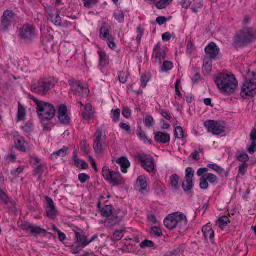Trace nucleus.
<instances>
[{"label": "nucleus", "instance_id": "2f4dec72", "mask_svg": "<svg viewBox=\"0 0 256 256\" xmlns=\"http://www.w3.org/2000/svg\"><path fill=\"white\" fill-rule=\"evenodd\" d=\"M110 28L108 26H102L100 31V38L102 40H106L112 37V36L110 34Z\"/></svg>", "mask_w": 256, "mask_h": 256}, {"label": "nucleus", "instance_id": "39448f33", "mask_svg": "<svg viewBox=\"0 0 256 256\" xmlns=\"http://www.w3.org/2000/svg\"><path fill=\"white\" fill-rule=\"evenodd\" d=\"M56 81H34L31 86L32 92L41 95L46 94L55 84Z\"/></svg>", "mask_w": 256, "mask_h": 256}, {"label": "nucleus", "instance_id": "473e14b6", "mask_svg": "<svg viewBox=\"0 0 256 256\" xmlns=\"http://www.w3.org/2000/svg\"><path fill=\"white\" fill-rule=\"evenodd\" d=\"M212 70V59L205 58L202 66V72L204 74H208Z\"/></svg>", "mask_w": 256, "mask_h": 256}, {"label": "nucleus", "instance_id": "8fccbe9b", "mask_svg": "<svg viewBox=\"0 0 256 256\" xmlns=\"http://www.w3.org/2000/svg\"><path fill=\"white\" fill-rule=\"evenodd\" d=\"M114 16L115 19L119 22L122 23L124 22V14L123 12L120 10L116 11L114 12Z\"/></svg>", "mask_w": 256, "mask_h": 256}, {"label": "nucleus", "instance_id": "a878e982", "mask_svg": "<svg viewBox=\"0 0 256 256\" xmlns=\"http://www.w3.org/2000/svg\"><path fill=\"white\" fill-rule=\"evenodd\" d=\"M122 218L113 214L109 217H106L104 223L106 227L112 228L118 224L122 220Z\"/></svg>", "mask_w": 256, "mask_h": 256}, {"label": "nucleus", "instance_id": "2eb2a0df", "mask_svg": "<svg viewBox=\"0 0 256 256\" xmlns=\"http://www.w3.org/2000/svg\"><path fill=\"white\" fill-rule=\"evenodd\" d=\"M74 234L77 243L82 248L86 247L98 238V235L95 234L90 240H88L87 237L82 232H75Z\"/></svg>", "mask_w": 256, "mask_h": 256}, {"label": "nucleus", "instance_id": "603ef678", "mask_svg": "<svg viewBox=\"0 0 256 256\" xmlns=\"http://www.w3.org/2000/svg\"><path fill=\"white\" fill-rule=\"evenodd\" d=\"M174 67L173 64L170 61H165L164 62L162 67V72H167L171 70Z\"/></svg>", "mask_w": 256, "mask_h": 256}, {"label": "nucleus", "instance_id": "bb28decb", "mask_svg": "<svg viewBox=\"0 0 256 256\" xmlns=\"http://www.w3.org/2000/svg\"><path fill=\"white\" fill-rule=\"evenodd\" d=\"M116 163L120 167L121 171L124 174L128 172V168L130 166V162L126 156H121L117 158Z\"/></svg>", "mask_w": 256, "mask_h": 256}, {"label": "nucleus", "instance_id": "680f3d73", "mask_svg": "<svg viewBox=\"0 0 256 256\" xmlns=\"http://www.w3.org/2000/svg\"><path fill=\"white\" fill-rule=\"evenodd\" d=\"M32 128L33 126L30 122H26L24 126L22 127V130L25 132H30L32 130Z\"/></svg>", "mask_w": 256, "mask_h": 256}, {"label": "nucleus", "instance_id": "338daca9", "mask_svg": "<svg viewBox=\"0 0 256 256\" xmlns=\"http://www.w3.org/2000/svg\"><path fill=\"white\" fill-rule=\"evenodd\" d=\"M144 30L141 26H139L136 29V32L138 34L136 40L138 42H140L143 36Z\"/></svg>", "mask_w": 256, "mask_h": 256}, {"label": "nucleus", "instance_id": "7c9ffc66", "mask_svg": "<svg viewBox=\"0 0 256 256\" xmlns=\"http://www.w3.org/2000/svg\"><path fill=\"white\" fill-rule=\"evenodd\" d=\"M202 232L206 239L209 238L210 240H212L214 238V232L210 226L206 225L204 226Z\"/></svg>", "mask_w": 256, "mask_h": 256}, {"label": "nucleus", "instance_id": "f3484780", "mask_svg": "<svg viewBox=\"0 0 256 256\" xmlns=\"http://www.w3.org/2000/svg\"><path fill=\"white\" fill-rule=\"evenodd\" d=\"M24 230L29 232V234L36 236L37 235L44 236L46 233V230L42 228L36 224H28L24 226Z\"/></svg>", "mask_w": 256, "mask_h": 256}, {"label": "nucleus", "instance_id": "49530a36", "mask_svg": "<svg viewBox=\"0 0 256 256\" xmlns=\"http://www.w3.org/2000/svg\"><path fill=\"white\" fill-rule=\"evenodd\" d=\"M52 230L54 231L57 232L58 235V240L60 242H62L66 239V235L58 230L55 225L52 226Z\"/></svg>", "mask_w": 256, "mask_h": 256}, {"label": "nucleus", "instance_id": "393cba45", "mask_svg": "<svg viewBox=\"0 0 256 256\" xmlns=\"http://www.w3.org/2000/svg\"><path fill=\"white\" fill-rule=\"evenodd\" d=\"M213 78L214 80H236L234 75L227 70L218 72L214 75Z\"/></svg>", "mask_w": 256, "mask_h": 256}, {"label": "nucleus", "instance_id": "864d4df0", "mask_svg": "<svg viewBox=\"0 0 256 256\" xmlns=\"http://www.w3.org/2000/svg\"><path fill=\"white\" fill-rule=\"evenodd\" d=\"M124 231L122 230H117L114 234V238L115 240H120L124 236Z\"/></svg>", "mask_w": 256, "mask_h": 256}, {"label": "nucleus", "instance_id": "0e129e2a", "mask_svg": "<svg viewBox=\"0 0 256 256\" xmlns=\"http://www.w3.org/2000/svg\"><path fill=\"white\" fill-rule=\"evenodd\" d=\"M120 128L126 131L128 134H131L132 131L130 127L128 124L125 123L121 122L120 124Z\"/></svg>", "mask_w": 256, "mask_h": 256}, {"label": "nucleus", "instance_id": "9b49d317", "mask_svg": "<svg viewBox=\"0 0 256 256\" xmlns=\"http://www.w3.org/2000/svg\"><path fill=\"white\" fill-rule=\"evenodd\" d=\"M204 126L207 128L208 132H212L214 135H218L224 132V127L218 122L208 120L204 122Z\"/></svg>", "mask_w": 256, "mask_h": 256}, {"label": "nucleus", "instance_id": "5701e85b", "mask_svg": "<svg viewBox=\"0 0 256 256\" xmlns=\"http://www.w3.org/2000/svg\"><path fill=\"white\" fill-rule=\"evenodd\" d=\"M20 36L24 39H31L35 36V30L30 24H25L20 30Z\"/></svg>", "mask_w": 256, "mask_h": 256}, {"label": "nucleus", "instance_id": "6e6552de", "mask_svg": "<svg viewBox=\"0 0 256 256\" xmlns=\"http://www.w3.org/2000/svg\"><path fill=\"white\" fill-rule=\"evenodd\" d=\"M218 88L222 93L232 94L236 92L238 81H215Z\"/></svg>", "mask_w": 256, "mask_h": 256}, {"label": "nucleus", "instance_id": "4d7b16f0", "mask_svg": "<svg viewBox=\"0 0 256 256\" xmlns=\"http://www.w3.org/2000/svg\"><path fill=\"white\" fill-rule=\"evenodd\" d=\"M154 120L152 116L150 115L147 116L144 120V124L148 128H151L153 126Z\"/></svg>", "mask_w": 256, "mask_h": 256}, {"label": "nucleus", "instance_id": "09e8293b", "mask_svg": "<svg viewBox=\"0 0 256 256\" xmlns=\"http://www.w3.org/2000/svg\"><path fill=\"white\" fill-rule=\"evenodd\" d=\"M173 0H160L156 4V7L158 9L166 8Z\"/></svg>", "mask_w": 256, "mask_h": 256}, {"label": "nucleus", "instance_id": "412c9836", "mask_svg": "<svg viewBox=\"0 0 256 256\" xmlns=\"http://www.w3.org/2000/svg\"><path fill=\"white\" fill-rule=\"evenodd\" d=\"M206 56L210 59H214L218 56L220 50L216 44L214 42H210L204 48Z\"/></svg>", "mask_w": 256, "mask_h": 256}, {"label": "nucleus", "instance_id": "a211bd4d", "mask_svg": "<svg viewBox=\"0 0 256 256\" xmlns=\"http://www.w3.org/2000/svg\"><path fill=\"white\" fill-rule=\"evenodd\" d=\"M58 118L60 123L68 124L70 121V118L68 111L66 106L62 104L59 106L58 110Z\"/></svg>", "mask_w": 256, "mask_h": 256}, {"label": "nucleus", "instance_id": "423d86ee", "mask_svg": "<svg viewBox=\"0 0 256 256\" xmlns=\"http://www.w3.org/2000/svg\"><path fill=\"white\" fill-rule=\"evenodd\" d=\"M143 168L148 172H153L155 168L154 160L150 154L140 153L136 156Z\"/></svg>", "mask_w": 256, "mask_h": 256}, {"label": "nucleus", "instance_id": "7ed1b4c3", "mask_svg": "<svg viewBox=\"0 0 256 256\" xmlns=\"http://www.w3.org/2000/svg\"><path fill=\"white\" fill-rule=\"evenodd\" d=\"M107 146L106 136L102 130L98 128L94 134L93 148L96 154H102Z\"/></svg>", "mask_w": 256, "mask_h": 256}, {"label": "nucleus", "instance_id": "774afa93", "mask_svg": "<svg viewBox=\"0 0 256 256\" xmlns=\"http://www.w3.org/2000/svg\"><path fill=\"white\" fill-rule=\"evenodd\" d=\"M122 114L126 118H129L132 116V110L128 108H124L122 111Z\"/></svg>", "mask_w": 256, "mask_h": 256}, {"label": "nucleus", "instance_id": "e433bc0d", "mask_svg": "<svg viewBox=\"0 0 256 256\" xmlns=\"http://www.w3.org/2000/svg\"><path fill=\"white\" fill-rule=\"evenodd\" d=\"M85 112H82L83 118L86 120L90 119L92 116V106L90 104H88L85 106Z\"/></svg>", "mask_w": 256, "mask_h": 256}, {"label": "nucleus", "instance_id": "6ab92c4d", "mask_svg": "<svg viewBox=\"0 0 256 256\" xmlns=\"http://www.w3.org/2000/svg\"><path fill=\"white\" fill-rule=\"evenodd\" d=\"M14 142L15 146L20 151L26 152L28 144L26 142L24 138L20 136L18 132H14L12 133Z\"/></svg>", "mask_w": 256, "mask_h": 256}, {"label": "nucleus", "instance_id": "6e6d98bb", "mask_svg": "<svg viewBox=\"0 0 256 256\" xmlns=\"http://www.w3.org/2000/svg\"><path fill=\"white\" fill-rule=\"evenodd\" d=\"M140 246L141 248H152L154 246V243L153 242L145 240L140 244Z\"/></svg>", "mask_w": 256, "mask_h": 256}, {"label": "nucleus", "instance_id": "58836bf2", "mask_svg": "<svg viewBox=\"0 0 256 256\" xmlns=\"http://www.w3.org/2000/svg\"><path fill=\"white\" fill-rule=\"evenodd\" d=\"M230 222V220L229 218L227 216H223L218 219V224L222 230H224Z\"/></svg>", "mask_w": 256, "mask_h": 256}, {"label": "nucleus", "instance_id": "1a4fd4ad", "mask_svg": "<svg viewBox=\"0 0 256 256\" xmlns=\"http://www.w3.org/2000/svg\"><path fill=\"white\" fill-rule=\"evenodd\" d=\"M71 90L76 95L86 96L90 93V90L86 84H82L80 81H70Z\"/></svg>", "mask_w": 256, "mask_h": 256}, {"label": "nucleus", "instance_id": "5fc2aeb1", "mask_svg": "<svg viewBox=\"0 0 256 256\" xmlns=\"http://www.w3.org/2000/svg\"><path fill=\"white\" fill-rule=\"evenodd\" d=\"M78 180L81 184H84L90 180V176L85 173H80L78 175Z\"/></svg>", "mask_w": 256, "mask_h": 256}, {"label": "nucleus", "instance_id": "c85d7f7f", "mask_svg": "<svg viewBox=\"0 0 256 256\" xmlns=\"http://www.w3.org/2000/svg\"><path fill=\"white\" fill-rule=\"evenodd\" d=\"M179 180L180 177L176 174H173L170 177V185L172 191H176L180 189Z\"/></svg>", "mask_w": 256, "mask_h": 256}, {"label": "nucleus", "instance_id": "ea45409f", "mask_svg": "<svg viewBox=\"0 0 256 256\" xmlns=\"http://www.w3.org/2000/svg\"><path fill=\"white\" fill-rule=\"evenodd\" d=\"M204 152V148H196L193 152H192L190 157L194 160H198L200 158V153H202Z\"/></svg>", "mask_w": 256, "mask_h": 256}, {"label": "nucleus", "instance_id": "c756f323", "mask_svg": "<svg viewBox=\"0 0 256 256\" xmlns=\"http://www.w3.org/2000/svg\"><path fill=\"white\" fill-rule=\"evenodd\" d=\"M148 81H136L131 86L132 90L135 93L139 94L142 92V89L146 86Z\"/></svg>", "mask_w": 256, "mask_h": 256}, {"label": "nucleus", "instance_id": "3c124183", "mask_svg": "<svg viewBox=\"0 0 256 256\" xmlns=\"http://www.w3.org/2000/svg\"><path fill=\"white\" fill-rule=\"evenodd\" d=\"M165 57V53L164 51H158L155 52L154 60L155 62L160 63L162 58Z\"/></svg>", "mask_w": 256, "mask_h": 256}, {"label": "nucleus", "instance_id": "052dcab7", "mask_svg": "<svg viewBox=\"0 0 256 256\" xmlns=\"http://www.w3.org/2000/svg\"><path fill=\"white\" fill-rule=\"evenodd\" d=\"M246 149L250 154H254L256 152V142H252L250 146H248Z\"/></svg>", "mask_w": 256, "mask_h": 256}, {"label": "nucleus", "instance_id": "79ce46f5", "mask_svg": "<svg viewBox=\"0 0 256 256\" xmlns=\"http://www.w3.org/2000/svg\"><path fill=\"white\" fill-rule=\"evenodd\" d=\"M120 110L119 108L112 110H111V118L112 120L117 123L120 120Z\"/></svg>", "mask_w": 256, "mask_h": 256}, {"label": "nucleus", "instance_id": "f704fd0d", "mask_svg": "<svg viewBox=\"0 0 256 256\" xmlns=\"http://www.w3.org/2000/svg\"><path fill=\"white\" fill-rule=\"evenodd\" d=\"M237 160L242 164H246V162L249 160V156L248 154L243 151H238L236 155Z\"/></svg>", "mask_w": 256, "mask_h": 256}, {"label": "nucleus", "instance_id": "4c0bfd02", "mask_svg": "<svg viewBox=\"0 0 256 256\" xmlns=\"http://www.w3.org/2000/svg\"><path fill=\"white\" fill-rule=\"evenodd\" d=\"M26 116V110L24 107L20 105L18 106V112L17 114V120L18 122L24 120Z\"/></svg>", "mask_w": 256, "mask_h": 256}, {"label": "nucleus", "instance_id": "69168bd1", "mask_svg": "<svg viewBox=\"0 0 256 256\" xmlns=\"http://www.w3.org/2000/svg\"><path fill=\"white\" fill-rule=\"evenodd\" d=\"M194 49V46L192 41H189L187 44L186 52L190 55Z\"/></svg>", "mask_w": 256, "mask_h": 256}, {"label": "nucleus", "instance_id": "de8ad7c7", "mask_svg": "<svg viewBox=\"0 0 256 256\" xmlns=\"http://www.w3.org/2000/svg\"><path fill=\"white\" fill-rule=\"evenodd\" d=\"M202 7V4L199 0H194L192 5V10L194 12H198Z\"/></svg>", "mask_w": 256, "mask_h": 256}, {"label": "nucleus", "instance_id": "20e7f679", "mask_svg": "<svg viewBox=\"0 0 256 256\" xmlns=\"http://www.w3.org/2000/svg\"><path fill=\"white\" fill-rule=\"evenodd\" d=\"M102 174L106 180L110 184H113L114 186L123 184L125 183V180L121 176L119 172L112 171L107 166L102 168Z\"/></svg>", "mask_w": 256, "mask_h": 256}, {"label": "nucleus", "instance_id": "c03bdc74", "mask_svg": "<svg viewBox=\"0 0 256 256\" xmlns=\"http://www.w3.org/2000/svg\"><path fill=\"white\" fill-rule=\"evenodd\" d=\"M174 135L176 138L182 140L184 138V132L181 126H177L174 130Z\"/></svg>", "mask_w": 256, "mask_h": 256}, {"label": "nucleus", "instance_id": "ddd939ff", "mask_svg": "<svg viewBox=\"0 0 256 256\" xmlns=\"http://www.w3.org/2000/svg\"><path fill=\"white\" fill-rule=\"evenodd\" d=\"M194 174V172L192 168L188 167L186 169L185 180L182 186L184 191L188 192L192 188Z\"/></svg>", "mask_w": 256, "mask_h": 256}, {"label": "nucleus", "instance_id": "a19ab883", "mask_svg": "<svg viewBox=\"0 0 256 256\" xmlns=\"http://www.w3.org/2000/svg\"><path fill=\"white\" fill-rule=\"evenodd\" d=\"M208 168H211L216 172L220 176H222L225 172L224 168L218 166L216 164H208L207 165Z\"/></svg>", "mask_w": 256, "mask_h": 256}, {"label": "nucleus", "instance_id": "0eeeda50", "mask_svg": "<svg viewBox=\"0 0 256 256\" xmlns=\"http://www.w3.org/2000/svg\"><path fill=\"white\" fill-rule=\"evenodd\" d=\"M240 96L244 99H249L256 96V81H245L241 88Z\"/></svg>", "mask_w": 256, "mask_h": 256}, {"label": "nucleus", "instance_id": "9d476101", "mask_svg": "<svg viewBox=\"0 0 256 256\" xmlns=\"http://www.w3.org/2000/svg\"><path fill=\"white\" fill-rule=\"evenodd\" d=\"M218 182V177L212 174H206L200 178V186L202 190H208L209 188L208 182L216 185Z\"/></svg>", "mask_w": 256, "mask_h": 256}, {"label": "nucleus", "instance_id": "aec40b11", "mask_svg": "<svg viewBox=\"0 0 256 256\" xmlns=\"http://www.w3.org/2000/svg\"><path fill=\"white\" fill-rule=\"evenodd\" d=\"M14 17V14L12 11L8 10L4 12L2 18V30L6 31L8 29L10 26Z\"/></svg>", "mask_w": 256, "mask_h": 256}, {"label": "nucleus", "instance_id": "bf43d9fd", "mask_svg": "<svg viewBox=\"0 0 256 256\" xmlns=\"http://www.w3.org/2000/svg\"><path fill=\"white\" fill-rule=\"evenodd\" d=\"M208 168H208V166H206V168H199L196 172L197 176L200 178H201L206 174H210L209 172H208Z\"/></svg>", "mask_w": 256, "mask_h": 256}, {"label": "nucleus", "instance_id": "f03ea898", "mask_svg": "<svg viewBox=\"0 0 256 256\" xmlns=\"http://www.w3.org/2000/svg\"><path fill=\"white\" fill-rule=\"evenodd\" d=\"M188 222L186 216L180 212L170 214L164 220L165 226L169 230H173L177 227L180 229L186 228Z\"/></svg>", "mask_w": 256, "mask_h": 256}, {"label": "nucleus", "instance_id": "e2e57ef3", "mask_svg": "<svg viewBox=\"0 0 256 256\" xmlns=\"http://www.w3.org/2000/svg\"><path fill=\"white\" fill-rule=\"evenodd\" d=\"M248 166L247 164H242L238 166V172L242 176H244L246 173V169Z\"/></svg>", "mask_w": 256, "mask_h": 256}, {"label": "nucleus", "instance_id": "4be33fe9", "mask_svg": "<svg viewBox=\"0 0 256 256\" xmlns=\"http://www.w3.org/2000/svg\"><path fill=\"white\" fill-rule=\"evenodd\" d=\"M154 135L155 142L158 144H166L170 140V134L167 132L156 131L154 132Z\"/></svg>", "mask_w": 256, "mask_h": 256}, {"label": "nucleus", "instance_id": "f257e3e1", "mask_svg": "<svg viewBox=\"0 0 256 256\" xmlns=\"http://www.w3.org/2000/svg\"><path fill=\"white\" fill-rule=\"evenodd\" d=\"M33 101L36 106V112L41 122L45 124L47 122L52 120L56 113L54 106L49 103L33 98Z\"/></svg>", "mask_w": 256, "mask_h": 256}, {"label": "nucleus", "instance_id": "37998d69", "mask_svg": "<svg viewBox=\"0 0 256 256\" xmlns=\"http://www.w3.org/2000/svg\"><path fill=\"white\" fill-rule=\"evenodd\" d=\"M137 135L140 140L144 144H152V140L148 138L145 132L141 130L137 131Z\"/></svg>", "mask_w": 256, "mask_h": 256}, {"label": "nucleus", "instance_id": "b1692460", "mask_svg": "<svg viewBox=\"0 0 256 256\" xmlns=\"http://www.w3.org/2000/svg\"><path fill=\"white\" fill-rule=\"evenodd\" d=\"M254 38V34L252 32L245 30L240 32L237 36L238 42L245 44L252 41Z\"/></svg>", "mask_w": 256, "mask_h": 256}, {"label": "nucleus", "instance_id": "c9c22d12", "mask_svg": "<svg viewBox=\"0 0 256 256\" xmlns=\"http://www.w3.org/2000/svg\"><path fill=\"white\" fill-rule=\"evenodd\" d=\"M100 57V64L102 66H106L108 64V56L102 51L98 52Z\"/></svg>", "mask_w": 256, "mask_h": 256}, {"label": "nucleus", "instance_id": "4468645a", "mask_svg": "<svg viewBox=\"0 0 256 256\" xmlns=\"http://www.w3.org/2000/svg\"><path fill=\"white\" fill-rule=\"evenodd\" d=\"M104 196H100L98 199L97 208L101 216L103 218L109 217L112 214V205L102 206V203Z\"/></svg>", "mask_w": 256, "mask_h": 256}, {"label": "nucleus", "instance_id": "13d9d810", "mask_svg": "<svg viewBox=\"0 0 256 256\" xmlns=\"http://www.w3.org/2000/svg\"><path fill=\"white\" fill-rule=\"evenodd\" d=\"M108 47L112 50H114L116 48V44L114 42V38L113 36L110 37V38L106 40Z\"/></svg>", "mask_w": 256, "mask_h": 256}, {"label": "nucleus", "instance_id": "cd10ccee", "mask_svg": "<svg viewBox=\"0 0 256 256\" xmlns=\"http://www.w3.org/2000/svg\"><path fill=\"white\" fill-rule=\"evenodd\" d=\"M136 184L138 188H140L139 190L140 192L144 193V192L147 191L148 184L146 178L145 176H139L137 178Z\"/></svg>", "mask_w": 256, "mask_h": 256}, {"label": "nucleus", "instance_id": "72a5a7b5", "mask_svg": "<svg viewBox=\"0 0 256 256\" xmlns=\"http://www.w3.org/2000/svg\"><path fill=\"white\" fill-rule=\"evenodd\" d=\"M68 147L64 146L60 150L54 152L50 156L51 159L54 160L56 159L58 156H66L68 154Z\"/></svg>", "mask_w": 256, "mask_h": 256}, {"label": "nucleus", "instance_id": "a18cd8bd", "mask_svg": "<svg viewBox=\"0 0 256 256\" xmlns=\"http://www.w3.org/2000/svg\"><path fill=\"white\" fill-rule=\"evenodd\" d=\"M182 90V88L181 84V81H176L175 83V92L176 96L180 98H182V94L181 92Z\"/></svg>", "mask_w": 256, "mask_h": 256}, {"label": "nucleus", "instance_id": "dca6fc26", "mask_svg": "<svg viewBox=\"0 0 256 256\" xmlns=\"http://www.w3.org/2000/svg\"><path fill=\"white\" fill-rule=\"evenodd\" d=\"M0 204H4L10 210L14 211L16 210V203L14 200L0 188Z\"/></svg>", "mask_w": 256, "mask_h": 256}, {"label": "nucleus", "instance_id": "f8f14e48", "mask_svg": "<svg viewBox=\"0 0 256 256\" xmlns=\"http://www.w3.org/2000/svg\"><path fill=\"white\" fill-rule=\"evenodd\" d=\"M45 200L47 202L46 207V216L48 218L54 220L58 214L56 207L52 198L46 196L45 197Z\"/></svg>", "mask_w": 256, "mask_h": 256}]
</instances>
